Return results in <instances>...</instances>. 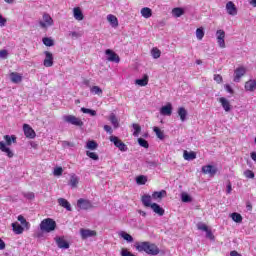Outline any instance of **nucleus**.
Masks as SVG:
<instances>
[{
	"mask_svg": "<svg viewBox=\"0 0 256 256\" xmlns=\"http://www.w3.org/2000/svg\"><path fill=\"white\" fill-rule=\"evenodd\" d=\"M231 219L235 221V223H242L243 221V216L241 214L234 212L231 214Z\"/></svg>",
	"mask_w": 256,
	"mask_h": 256,
	"instance_id": "58836bf2",
	"label": "nucleus"
},
{
	"mask_svg": "<svg viewBox=\"0 0 256 256\" xmlns=\"http://www.w3.org/2000/svg\"><path fill=\"white\" fill-rule=\"evenodd\" d=\"M43 20H44V22H40V25L43 28L53 25V18H51V16H49V14H44Z\"/></svg>",
	"mask_w": 256,
	"mask_h": 256,
	"instance_id": "dca6fc26",
	"label": "nucleus"
},
{
	"mask_svg": "<svg viewBox=\"0 0 256 256\" xmlns=\"http://www.w3.org/2000/svg\"><path fill=\"white\" fill-rule=\"evenodd\" d=\"M150 207L154 211V213H156V215H159L160 217H163V215H165V209L159 206V204L152 203Z\"/></svg>",
	"mask_w": 256,
	"mask_h": 256,
	"instance_id": "2eb2a0df",
	"label": "nucleus"
},
{
	"mask_svg": "<svg viewBox=\"0 0 256 256\" xmlns=\"http://www.w3.org/2000/svg\"><path fill=\"white\" fill-rule=\"evenodd\" d=\"M247 72V70H245V68L243 67H239L234 71V81L236 83H239V81H241V78L243 77V75H245V73Z\"/></svg>",
	"mask_w": 256,
	"mask_h": 256,
	"instance_id": "1a4fd4ad",
	"label": "nucleus"
},
{
	"mask_svg": "<svg viewBox=\"0 0 256 256\" xmlns=\"http://www.w3.org/2000/svg\"><path fill=\"white\" fill-rule=\"evenodd\" d=\"M0 151L6 153L8 157H13V152L9 147H7V145L3 141L0 142Z\"/></svg>",
	"mask_w": 256,
	"mask_h": 256,
	"instance_id": "4be33fe9",
	"label": "nucleus"
},
{
	"mask_svg": "<svg viewBox=\"0 0 256 256\" xmlns=\"http://www.w3.org/2000/svg\"><path fill=\"white\" fill-rule=\"evenodd\" d=\"M246 91H255L256 89V81L255 80H249L245 84Z\"/></svg>",
	"mask_w": 256,
	"mask_h": 256,
	"instance_id": "cd10ccee",
	"label": "nucleus"
},
{
	"mask_svg": "<svg viewBox=\"0 0 256 256\" xmlns=\"http://www.w3.org/2000/svg\"><path fill=\"white\" fill-rule=\"evenodd\" d=\"M137 251H144L148 255H159V248L155 244H151L150 242H137L135 244Z\"/></svg>",
	"mask_w": 256,
	"mask_h": 256,
	"instance_id": "f257e3e1",
	"label": "nucleus"
},
{
	"mask_svg": "<svg viewBox=\"0 0 256 256\" xmlns=\"http://www.w3.org/2000/svg\"><path fill=\"white\" fill-rule=\"evenodd\" d=\"M72 37H81V34L77 33V32H72L71 33Z\"/></svg>",
	"mask_w": 256,
	"mask_h": 256,
	"instance_id": "69168bd1",
	"label": "nucleus"
},
{
	"mask_svg": "<svg viewBox=\"0 0 256 256\" xmlns=\"http://www.w3.org/2000/svg\"><path fill=\"white\" fill-rule=\"evenodd\" d=\"M73 13H74V19H76L77 21H83L84 16H83V12L81 11V8L79 7L74 8Z\"/></svg>",
	"mask_w": 256,
	"mask_h": 256,
	"instance_id": "5701e85b",
	"label": "nucleus"
},
{
	"mask_svg": "<svg viewBox=\"0 0 256 256\" xmlns=\"http://www.w3.org/2000/svg\"><path fill=\"white\" fill-rule=\"evenodd\" d=\"M250 5H252L253 7H256V0H251Z\"/></svg>",
	"mask_w": 256,
	"mask_h": 256,
	"instance_id": "774afa93",
	"label": "nucleus"
},
{
	"mask_svg": "<svg viewBox=\"0 0 256 256\" xmlns=\"http://www.w3.org/2000/svg\"><path fill=\"white\" fill-rule=\"evenodd\" d=\"M202 173L205 175L209 174L211 177H213L217 173V169L212 165H206L202 167Z\"/></svg>",
	"mask_w": 256,
	"mask_h": 256,
	"instance_id": "4468645a",
	"label": "nucleus"
},
{
	"mask_svg": "<svg viewBox=\"0 0 256 256\" xmlns=\"http://www.w3.org/2000/svg\"><path fill=\"white\" fill-rule=\"evenodd\" d=\"M104 131H106L107 133H113V129L109 125L104 126Z\"/></svg>",
	"mask_w": 256,
	"mask_h": 256,
	"instance_id": "680f3d73",
	"label": "nucleus"
},
{
	"mask_svg": "<svg viewBox=\"0 0 256 256\" xmlns=\"http://www.w3.org/2000/svg\"><path fill=\"white\" fill-rule=\"evenodd\" d=\"M141 15L144 19H149V17H152L153 11L149 7H144L141 9Z\"/></svg>",
	"mask_w": 256,
	"mask_h": 256,
	"instance_id": "b1692460",
	"label": "nucleus"
},
{
	"mask_svg": "<svg viewBox=\"0 0 256 256\" xmlns=\"http://www.w3.org/2000/svg\"><path fill=\"white\" fill-rule=\"evenodd\" d=\"M225 89L228 93H231V95H233L234 91H233V88H231V85L229 84H226L225 85Z\"/></svg>",
	"mask_w": 256,
	"mask_h": 256,
	"instance_id": "052dcab7",
	"label": "nucleus"
},
{
	"mask_svg": "<svg viewBox=\"0 0 256 256\" xmlns=\"http://www.w3.org/2000/svg\"><path fill=\"white\" fill-rule=\"evenodd\" d=\"M69 183L73 189L77 188V185H79V177H77L75 174H72Z\"/></svg>",
	"mask_w": 256,
	"mask_h": 256,
	"instance_id": "c85d7f7f",
	"label": "nucleus"
},
{
	"mask_svg": "<svg viewBox=\"0 0 256 256\" xmlns=\"http://www.w3.org/2000/svg\"><path fill=\"white\" fill-rule=\"evenodd\" d=\"M160 113L161 115H171V113H173V106L171 105V103H168L166 106H163L160 109Z\"/></svg>",
	"mask_w": 256,
	"mask_h": 256,
	"instance_id": "a211bd4d",
	"label": "nucleus"
},
{
	"mask_svg": "<svg viewBox=\"0 0 256 256\" xmlns=\"http://www.w3.org/2000/svg\"><path fill=\"white\" fill-rule=\"evenodd\" d=\"M153 131L156 134V137H158V139H161V141H163V139H165V134L159 127L154 126Z\"/></svg>",
	"mask_w": 256,
	"mask_h": 256,
	"instance_id": "2f4dec72",
	"label": "nucleus"
},
{
	"mask_svg": "<svg viewBox=\"0 0 256 256\" xmlns=\"http://www.w3.org/2000/svg\"><path fill=\"white\" fill-rule=\"evenodd\" d=\"M91 92L95 93L96 95H102L103 90L99 86H93L91 88Z\"/></svg>",
	"mask_w": 256,
	"mask_h": 256,
	"instance_id": "603ef678",
	"label": "nucleus"
},
{
	"mask_svg": "<svg viewBox=\"0 0 256 256\" xmlns=\"http://www.w3.org/2000/svg\"><path fill=\"white\" fill-rule=\"evenodd\" d=\"M77 207L78 209L87 211V209H91L93 207V204H91V201L87 199L80 198L77 201Z\"/></svg>",
	"mask_w": 256,
	"mask_h": 256,
	"instance_id": "39448f33",
	"label": "nucleus"
},
{
	"mask_svg": "<svg viewBox=\"0 0 256 256\" xmlns=\"http://www.w3.org/2000/svg\"><path fill=\"white\" fill-rule=\"evenodd\" d=\"M214 81H216V83H223V76L219 74H215Z\"/></svg>",
	"mask_w": 256,
	"mask_h": 256,
	"instance_id": "4d7b16f0",
	"label": "nucleus"
},
{
	"mask_svg": "<svg viewBox=\"0 0 256 256\" xmlns=\"http://www.w3.org/2000/svg\"><path fill=\"white\" fill-rule=\"evenodd\" d=\"M138 143L140 147H144V149H149V142L143 138H138Z\"/></svg>",
	"mask_w": 256,
	"mask_h": 256,
	"instance_id": "de8ad7c7",
	"label": "nucleus"
},
{
	"mask_svg": "<svg viewBox=\"0 0 256 256\" xmlns=\"http://www.w3.org/2000/svg\"><path fill=\"white\" fill-rule=\"evenodd\" d=\"M3 249H5V242L0 238V251H3Z\"/></svg>",
	"mask_w": 256,
	"mask_h": 256,
	"instance_id": "e2e57ef3",
	"label": "nucleus"
},
{
	"mask_svg": "<svg viewBox=\"0 0 256 256\" xmlns=\"http://www.w3.org/2000/svg\"><path fill=\"white\" fill-rule=\"evenodd\" d=\"M216 36H217L219 47H221L222 49H225V31L217 30Z\"/></svg>",
	"mask_w": 256,
	"mask_h": 256,
	"instance_id": "6e6552de",
	"label": "nucleus"
},
{
	"mask_svg": "<svg viewBox=\"0 0 256 256\" xmlns=\"http://www.w3.org/2000/svg\"><path fill=\"white\" fill-rule=\"evenodd\" d=\"M9 55V53L7 52V50H1L0 51V57L1 59H7V56Z\"/></svg>",
	"mask_w": 256,
	"mask_h": 256,
	"instance_id": "13d9d810",
	"label": "nucleus"
},
{
	"mask_svg": "<svg viewBox=\"0 0 256 256\" xmlns=\"http://www.w3.org/2000/svg\"><path fill=\"white\" fill-rule=\"evenodd\" d=\"M63 119L66 123H70L71 125H75L76 127H83V120L77 118L76 116L66 115L63 117Z\"/></svg>",
	"mask_w": 256,
	"mask_h": 256,
	"instance_id": "7ed1b4c3",
	"label": "nucleus"
},
{
	"mask_svg": "<svg viewBox=\"0 0 256 256\" xmlns=\"http://www.w3.org/2000/svg\"><path fill=\"white\" fill-rule=\"evenodd\" d=\"M226 11L228 15H232V16L237 15V6H235V3H233V1H229L226 4Z\"/></svg>",
	"mask_w": 256,
	"mask_h": 256,
	"instance_id": "f8f14e48",
	"label": "nucleus"
},
{
	"mask_svg": "<svg viewBox=\"0 0 256 256\" xmlns=\"http://www.w3.org/2000/svg\"><path fill=\"white\" fill-rule=\"evenodd\" d=\"M99 147V144L95 142V140H89L86 143V149H90L91 151H95Z\"/></svg>",
	"mask_w": 256,
	"mask_h": 256,
	"instance_id": "72a5a7b5",
	"label": "nucleus"
},
{
	"mask_svg": "<svg viewBox=\"0 0 256 256\" xmlns=\"http://www.w3.org/2000/svg\"><path fill=\"white\" fill-rule=\"evenodd\" d=\"M136 183H137V185H145V183H147V176L140 175V176L136 177Z\"/></svg>",
	"mask_w": 256,
	"mask_h": 256,
	"instance_id": "79ce46f5",
	"label": "nucleus"
},
{
	"mask_svg": "<svg viewBox=\"0 0 256 256\" xmlns=\"http://www.w3.org/2000/svg\"><path fill=\"white\" fill-rule=\"evenodd\" d=\"M45 59H44V67H53V54L49 51L44 52Z\"/></svg>",
	"mask_w": 256,
	"mask_h": 256,
	"instance_id": "9b49d317",
	"label": "nucleus"
},
{
	"mask_svg": "<svg viewBox=\"0 0 256 256\" xmlns=\"http://www.w3.org/2000/svg\"><path fill=\"white\" fill-rule=\"evenodd\" d=\"M5 23H7V19L3 18V15L0 14V27H5Z\"/></svg>",
	"mask_w": 256,
	"mask_h": 256,
	"instance_id": "bf43d9fd",
	"label": "nucleus"
},
{
	"mask_svg": "<svg viewBox=\"0 0 256 256\" xmlns=\"http://www.w3.org/2000/svg\"><path fill=\"white\" fill-rule=\"evenodd\" d=\"M57 229V222L51 218H46L40 223V230L42 233H51Z\"/></svg>",
	"mask_w": 256,
	"mask_h": 256,
	"instance_id": "f03ea898",
	"label": "nucleus"
},
{
	"mask_svg": "<svg viewBox=\"0 0 256 256\" xmlns=\"http://www.w3.org/2000/svg\"><path fill=\"white\" fill-rule=\"evenodd\" d=\"M44 45H46V47H53L55 45V42L53 41V39L49 38V37H45L42 39Z\"/></svg>",
	"mask_w": 256,
	"mask_h": 256,
	"instance_id": "37998d69",
	"label": "nucleus"
},
{
	"mask_svg": "<svg viewBox=\"0 0 256 256\" xmlns=\"http://www.w3.org/2000/svg\"><path fill=\"white\" fill-rule=\"evenodd\" d=\"M183 157L186 161H193V159H197V154L195 152H189L187 150H184Z\"/></svg>",
	"mask_w": 256,
	"mask_h": 256,
	"instance_id": "412c9836",
	"label": "nucleus"
},
{
	"mask_svg": "<svg viewBox=\"0 0 256 256\" xmlns=\"http://www.w3.org/2000/svg\"><path fill=\"white\" fill-rule=\"evenodd\" d=\"M18 221L21 223L24 229L28 231L30 225H29V222H27V220L25 219V217H23V215L18 216Z\"/></svg>",
	"mask_w": 256,
	"mask_h": 256,
	"instance_id": "4c0bfd02",
	"label": "nucleus"
},
{
	"mask_svg": "<svg viewBox=\"0 0 256 256\" xmlns=\"http://www.w3.org/2000/svg\"><path fill=\"white\" fill-rule=\"evenodd\" d=\"M109 120L111 121L114 129H117V127H119V120L117 119V116H115V114H110Z\"/></svg>",
	"mask_w": 256,
	"mask_h": 256,
	"instance_id": "e433bc0d",
	"label": "nucleus"
},
{
	"mask_svg": "<svg viewBox=\"0 0 256 256\" xmlns=\"http://www.w3.org/2000/svg\"><path fill=\"white\" fill-rule=\"evenodd\" d=\"M53 175L55 177H61V175H63V168L62 167L54 168Z\"/></svg>",
	"mask_w": 256,
	"mask_h": 256,
	"instance_id": "3c124183",
	"label": "nucleus"
},
{
	"mask_svg": "<svg viewBox=\"0 0 256 256\" xmlns=\"http://www.w3.org/2000/svg\"><path fill=\"white\" fill-rule=\"evenodd\" d=\"M151 55L153 59H159V57H161V50H159L157 47H154L151 50Z\"/></svg>",
	"mask_w": 256,
	"mask_h": 256,
	"instance_id": "a19ab883",
	"label": "nucleus"
},
{
	"mask_svg": "<svg viewBox=\"0 0 256 256\" xmlns=\"http://www.w3.org/2000/svg\"><path fill=\"white\" fill-rule=\"evenodd\" d=\"M197 228L200 230V231H208L209 230V227H207V225L203 224V223H200L197 225Z\"/></svg>",
	"mask_w": 256,
	"mask_h": 256,
	"instance_id": "6e6d98bb",
	"label": "nucleus"
},
{
	"mask_svg": "<svg viewBox=\"0 0 256 256\" xmlns=\"http://www.w3.org/2000/svg\"><path fill=\"white\" fill-rule=\"evenodd\" d=\"M144 207H151V205H153L151 203V196L150 195H144L142 196V199H141Z\"/></svg>",
	"mask_w": 256,
	"mask_h": 256,
	"instance_id": "473e14b6",
	"label": "nucleus"
},
{
	"mask_svg": "<svg viewBox=\"0 0 256 256\" xmlns=\"http://www.w3.org/2000/svg\"><path fill=\"white\" fill-rule=\"evenodd\" d=\"M132 127L134 129L133 135L134 137H138L139 133H141V126L137 123L132 124Z\"/></svg>",
	"mask_w": 256,
	"mask_h": 256,
	"instance_id": "a18cd8bd",
	"label": "nucleus"
},
{
	"mask_svg": "<svg viewBox=\"0 0 256 256\" xmlns=\"http://www.w3.org/2000/svg\"><path fill=\"white\" fill-rule=\"evenodd\" d=\"M250 157L256 163V152H251Z\"/></svg>",
	"mask_w": 256,
	"mask_h": 256,
	"instance_id": "0e129e2a",
	"label": "nucleus"
},
{
	"mask_svg": "<svg viewBox=\"0 0 256 256\" xmlns=\"http://www.w3.org/2000/svg\"><path fill=\"white\" fill-rule=\"evenodd\" d=\"M4 139H5L6 145L8 147H10V145H12V143H17V137H15V135H12V136L5 135Z\"/></svg>",
	"mask_w": 256,
	"mask_h": 256,
	"instance_id": "c756f323",
	"label": "nucleus"
},
{
	"mask_svg": "<svg viewBox=\"0 0 256 256\" xmlns=\"http://www.w3.org/2000/svg\"><path fill=\"white\" fill-rule=\"evenodd\" d=\"M206 237L210 239L211 241H215V236L213 235V232H211L210 229L206 231Z\"/></svg>",
	"mask_w": 256,
	"mask_h": 256,
	"instance_id": "5fc2aeb1",
	"label": "nucleus"
},
{
	"mask_svg": "<svg viewBox=\"0 0 256 256\" xmlns=\"http://www.w3.org/2000/svg\"><path fill=\"white\" fill-rule=\"evenodd\" d=\"M172 15H174V17H181V15H185V10H183V8H174Z\"/></svg>",
	"mask_w": 256,
	"mask_h": 256,
	"instance_id": "ea45409f",
	"label": "nucleus"
},
{
	"mask_svg": "<svg viewBox=\"0 0 256 256\" xmlns=\"http://www.w3.org/2000/svg\"><path fill=\"white\" fill-rule=\"evenodd\" d=\"M105 54L107 56V61H110L112 63H119V61H121V58H119V55H117V53H115V51L111 49H107L105 51Z\"/></svg>",
	"mask_w": 256,
	"mask_h": 256,
	"instance_id": "423d86ee",
	"label": "nucleus"
},
{
	"mask_svg": "<svg viewBox=\"0 0 256 256\" xmlns=\"http://www.w3.org/2000/svg\"><path fill=\"white\" fill-rule=\"evenodd\" d=\"M10 79L12 83H21V81H23V75L17 72H12L10 73Z\"/></svg>",
	"mask_w": 256,
	"mask_h": 256,
	"instance_id": "6ab92c4d",
	"label": "nucleus"
},
{
	"mask_svg": "<svg viewBox=\"0 0 256 256\" xmlns=\"http://www.w3.org/2000/svg\"><path fill=\"white\" fill-rule=\"evenodd\" d=\"M58 203H59L60 207H64V209H66L67 211H71V204L66 199L59 198Z\"/></svg>",
	"mask_w": 256,
	"mask_h": 256,
	"instance_id": "393cba45",
	"label": "nucleus"
},
{
	"mask_svg": "<svg viewBox=\"0 0 256 256\" xmlns=\"http://www.w3.org/2000/svg\"><path fill=\"white\" fill-rule=\"evenodd\" d=\"M120 237H123L125 241H127L128 243H133V236H131V234H128L125 231H121L119 233Z\"/></svg>",
	"mask_w": 256,
	"mask_h": 256,
	"instance_id": "f704fd0d",
	"label": "nucleus"
},
{
	"mask_svg": "<svg viewBox=\"0 0 256 256\" xmlns=\"http://www.w3.org/2000/svg\"><path fill=\"white\" fill-rule=\"evenodd\" d=\"M107 21L112 25V27H119V21L117 20V17L113 14H109L107 16Z\"/></svg>",
	"mask_w": 256,
	"mask_h": 256,
	"instance_id": "a878e982",
	"label": "nucleus"
},
{
	"mask_svg": "<svg viewBox=\"0 0 256 256\" xmlns=\"http://www.w3.org/2000/svg\"><path fill=\"white\" fill-rule=\"evenodd\" d=\"M87 157H89L90 159H93V161H99V155H97V153L95 152H90L87 151L86 152Z\"/></svg>",
	"mask_w": 256,
	"mask_h": 256,
	"instance_id": "09e8293b",
	"label": "nucleus"
},
{
	"mask_svg": "<svg viewBox=\"0 0 256 256\" xmlns=\"http://www.w3.org/2000/svg\"><path fill=\"white\" fill-rule=\"evenodd\" d=\"M136 85H139L140 87H145L149 83V76L145 75L142 79H137L135 81Z\"/></svg>",
	"mask_w": 256,
	"mask_h": 256,
	"instance_id": "7c9ffc66",
	"label": "nucleus"
},
{
	"mask_svg": "<svg viewBox=\"0 0 256 256\" xmlns=\"http://www.w3.org/2000/svg\"><path fill=\"white\" fill-rule=\"evenodd\" d=\"M59 249H69V242H67V240H65L64 237H56L54 238Z\"/></svg>",
	"mask_w": 256,
	"mask_h": 256,
	"instance_id": "ddd939ff",
	"label": "nucleus"
},
{
	"mask_svg": "<svg viewBox=\"0 0 256 256\" xmlns=\"http://www.w3.org/2000/svg\"><path fill=\"white\" fill-rule=\"evenodd\" d=\"M231 191H232V188H231V184L229 182L227 185V193H231Z\"/></svg>",
	"mask_w": 256,
	"mask_h": 256,
	"instance_id": "338daca9",
	"label": "nucleus"
},
{
	"mask_svg": "<svg viewBox=\"0 0 256 256\" xmlns=\"http://www.w3.org/2000/svg\"><path fill=\"white\" fill-rule=\"evenodd\" d=\"M82 113H86L91 115L92 117H95L97 115V112L95 110H91L89 108H81Z\"/></svg>",
	"mask_w": 256,
	"mask_h": 256,
	"instance_id": "8fccbe9b",
	"label": "nucleus"
},
{
	"mask_svg": "<svg viewBox=\"0 0 256 256\" xmlns=\"http://www.w3.org/2000/svg\"><path fill=\"white\" fill-rule=\"evenodd\" d=\"M178 115L181 121H185L187 119V110L184 107H180L178 109Z\"/></svg>",
	"mask_w": 256,
	"mask_h": 256,
	"instance_id": "c9c22d12",
	"label": "nucleus"
},
{
	"mask_svg": "<svg viewBox=\"0 0 256 256\" xmlns=\"http://www.w3.org/2000/svg\"><path fill=\"white\" fill-rule=\"evenodd\" d=\"M245 177H247L248 179H254L255 178V173H253V171L251 170H246L244 172Z\"/></svg>",
	"mask_w": 256,
	"mask_h": 256,
	"instance_id": "864d4df0",
	"label": "nucleus"
},
{
	"mask_svg": "<svg viewBox=\"0 0 256 256\" xmlns=\"http://www.w3.org/2000/svg\"><path fill=\"white\" fill-rule=\"evenodd\" d=\"M12 229L16 235H21L25 231V227L21 226L18 222L12 223Z\"/></svg>",
	"mask_w": 256,
	"mask_h": 256,
	"instance_id": "f3484780",
	"label": "nucleus"
},
{
	"mask_svg": "<svg viewBox=\"0 0 256 256\" xmlns=\"http://www.w3.org/2000/svg\"><path fill=\"white\" fill-rule=\"evenodd\" d=\"M111 143H114L115 147H117L120 151H127V145L119 139L117 136H110Z\"/></svg>",
	"mask_w": 256,
	"mask_h": 256,
	"instance_id": "20e7f679",
	"label": "nucleus"
},
{
	"mask_svg": "<svg viewBox=\"0 0 256 256\" xmlns=\"http://www.w3.org/2000/svg\"><path fill=\"white\" fill-rule=\"evenodd\" d=\"M23 131H24L25 137H27L28 139H35V137H37V134L35 133V130H33L29 126V124H24L23 125Z\"/></svg>",
	"mask_w": 256,
	"mask_h": 256,
	"instance_id": "0eeeda50",
	"label": "nucleus"
},
{
	"mask_svg": "<svg viewBox=\"0 0 256 256\" xmlns=\"http://www.w3.org/2000/svg\"><path fill=\"white\" fill-rule=\"evenodd\" d=\"M196 37L199 41H201L203 39V37H205V31L203 30V27L197 28Z\"/></svg>",
	"mask_w": 256,
	"mask_h": 256,
	"instance_id": "c03bdc74",
	"label": "nucleus"
},
{
	"mask_svg": "<svg viewBox=\"0 0 256 256\" xmlns=\"http://www.w3.org/2000/svg\"><path fill=\"white\" fill-rule=\"evenodd\" d=\"M181 199L183 201V203H191V201H193V199L191 198V196H189V194L183 192L181 194Z\"/></svg>",
	"mask_w": 256,
	"mask_h": 256,
	"instance_id": "49530a36",
	"label": "nucleus"
},
{
	"mask_svg": "<svg viewBox=\"0 0 256 256\" xmlns=\"http://www.w3.org/2000/svg\"><path fill=\"white\" fill-rule=\"evenodd\" d=\"M219 102L221 103L223 109L229 113V111H231V103H229V100H227L226 98L224 97H221L219 99Z\"/></svg>",
	"mask_w": 256,
	"mask_h": 256,
	"instance_id": "aec40b11",
	"label": "nucleus"
},
{
	"mask_svg": "<svg viewBox=\"0 0 256 256\" xmlns=\"http://www.w3.org/2000/svg\"><path fill=\"white\" fill-rule=\"evenodd\" d=\"M80 235L82 239H88V237H95L97 235V232L95 230H89V229H80Z\"/></svg>",
	"mask_w": 256,
	"mask_h": 256,
	"instance_id": "9d476101",
	"label": "nucleus"
},
{
	"mask_svg": "<svg viewBox=\"0 0 256 256\" xmlns=\"http://www.w3.org/2000/svg\"><path fill=\"white\" fill-rule=\"evenodd\" d=\"M163 197H167V191H165V190H161L159 192H154L152 194V198H154L155 200L159 199V201H161L163 199Z\"/></svg>",
	"mask_w": 256,
	"mask_h": 256,
	"instance_id": "bb28decb",
	"label": "nucleus"
}]
</instances>
